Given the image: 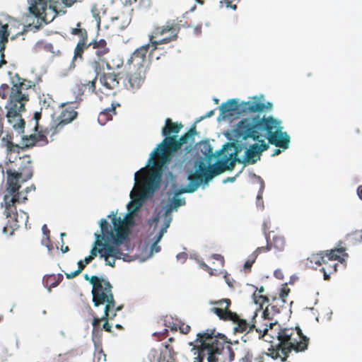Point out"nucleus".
I'll return each mask as SVG.
<instances>
[{
    "mask_svg": "<svg viewBox=\"0 0 362 362\" xmlns=\"http://www.w3.org/2000/svg\"><path fill=\"white\" fill-rule=\"evenodd\" d=\"M18 160L21 163L18 171L12 169L6 170L7 194L4 196V202L5 204V215L9 218L8 226L11 228V231L9 233L10 235H13L14 231L22 224L26 226L28 221V215L24 211H20L19 212L13 211V210H16L13 206L15 197L11 196L12 193L18 191L20 182H25L33 176L32 160L30 156L25 155L19 157Z\"/></svg>",
    "mask_w": 362,
    "mask_h": 362,
    "instance_id": "nucleus-1",
    "label": "nucleus"
},
{
    "mask_svg": "<svg viewBox=\"0 0 362 362\" xmlns=\"http://www.w3.org/2000/svg\"><path fill=\"white\" fill-rule=\"evenodd\" d=\"M218 149L213 152V146L209 139L196 143L194 152L197 154L200 152L202 156L194 160L193 168L188 171V173L209 185L215 177L226 171L224 162L225 159L228 158V153H218Z\"/></svg>",
    "mask_w": 362,
    "mask_h": 362,
    "instance_id": "nucleus-2",
    "label": "nucleus"
},
{
    "mask_svg": "<svg viewBox=\"0 0 362 362\" xmlns=\"http://www.w3.org/2000/svg\"><path fill=\"white\" fill-rule=\"evenodd\" d=\"M224 136L227 141L218 148V153L227 152L233 148V151L228 153V158L224 162L227 172L233 170L235 163H241L243 165L256 163L260 160L262 153L269 148V144L265 141H256L257 143L248 145L245 142L248 138H237L238 135L235 134L228 135V132Z\"/></svg>",
    "mask_w": 362,
    "mask_h": 362,
    "instance_id": "nucleus-3",
    "label": "nucleus"
},
{
    "mask_svg": "<svg viewBox=\"0 0 362 362\" xmlns=\"http://www.w3.org/2000/svg\"><path fill=\"white\" fill-rule=\"evenodd\" d=\"M197 353L194 362H225L224 355L227 354L230 361L234 358V354L224 334L214 329H207L197 334Z\"/></svg>",
    "mask_w": 362,
    "mask_h": 362,
    "instance_id": "nucleus-4",
    "label": "nucleus"
},
{
    "mask_svg": "<svg viewBox=\"0 0 362 362\" xmlns=\"http://www.w3.org/2000/svg\"><path fill=\"white\" fill-rule=\"evenodd\" d=\"M254 115L240 121L231 130L228 131V135L235 134L237 138H249L255 141H265L272 131L276 128L280 120L272 115L265 117V115Z\"/></svg>",
    "mask_w": 362,
    "mask_h": 362,
    "instance_id": "nucleus-5",
    "label": "nucleus"
},
{
    "mask_svg": "<svg viewBox=\"0 0 362 362\" xmlns=\"http://www.w3.org/2000/svg\"><path fill=\"white\" fill-rule=\"evenodd\" d=\"M148 52L149 45H142L133 52L127 62L123 83L132 92L140 89L146 79L150 68V62L146 58Z\"/></svg>",
    "mask_w": 362,
    "mask_h": 362,
    "instance_id": "nucleus-6",
    "label": "nucleus"
},
{
    "mask_svg": "<svg viewBox=\"0 0 362 362\" xmlns=\"http://www.w3.org/2000/svg\"><path fill=\"white\" fill-rule=\"evenodd\" d=\"M187 183L186 185L181 186L179 189L174 192L168 191L166 193L167 200L162 202V208L164 211L160 215L159 214L154 218L155 222H158L159 219H164L171 223L173 220V211H177L178 209L185 206V198L182 194H192L195 192L199 187L204 189L209 185L204 183L199 177H196L187 173Z\"/></svg>",
    "mask_w": 362,
    "mask_h": 362,
    "instance_id": "nucleus-7",
    "label": "nucleus"
},
{
    "mask_svg": "<svg viewBox=\"0 0 362 362\" xmlns=\"http://www.w3.org/2000/svg\"><path fill=\"white\" fill-rule=\"evenodd\" d=\"M274 105L264 94L247 97V101L239 98L228 99L219 106L220 113H267L273 110Z\"/></svg>",
    "mask_w": 362,
    "mask_h": 362,
    "instance_id": "nucleus-8",
    "label": "nucleus"
},
{
    "mask_svg": "<svg viewBox=\"0 0 362 362\" xmlns=\"http://www.w3.org/2000/svg\"><path fill=\"white\" fill-rule=\"evenodd\" d=\"M117 214L118 209L112 210L106 218H101L99 221H105L107 234L112 235L114 244L130 245L129 235L135 224L134 218L132 215H127V213L123 217L117 216Z\"/></svg>",
    "mask_w": 362,
    "mask_h": 362,
    "instance_id": "nucleus-9",
    "label": "nucleus"
},
{
    "mask_svg": "<svg viewBox=\"0 0 362 362\" xmlns=\"http://www.w3.org/2000/svg\"><path fill=\"white\" fill-rule=\"evenodd\" d=\"M293 329L288 327L280 328L276 334L279 343L268 349L269 353L266 356L273 359L281 358L282 362L286 361L288 355L291 351L296 352L304 351L306 350V345L304 341H297L292 337Z\"/></svg>",
    "mask_w": 362,
    "mask_h": 362,
    "instance_id": "nucleus-10",
    "label": "nucleus"
},
{
    "mask_svg": "<svg viewBox=\"0 0 362 362\" xmlns=\"http://www.w3.org/2000/svg\"><path fill=\"white\" fill-rule=\"evenodd\" d=\"M179 30V25L170 21H168L164 25L156 26L148 35L149 54H152L155 50L158 49V45L176 40Z\"/></svg>",
    "mask_w": 362,
    "mask_h": 362,
    "instance_id": "nucleus-11",
    "label": "nucleus"
},
{
    "mask_svg": "<svg viewBox=\"0 0 362 362\" xmlns=\"http://www.w3.org/2000/svg\"><path fill=\"white\" fill-rule=\"evenodd\" d=\"M168 122H171V119L169 118L165 119V125L162 128L161 132L163 136V140L158 143L156 146L150 153L149 157L144 167L139 169V171H141L144 168L146 167H154L155 166V156L156 154L164 155L163 151L165 146L170 143V140H173L178 135L177 133L180 131L182 125L181 123H174L172 127H168Z\"/></svg>",
    "mask_w": 362,
    "mask_h": 362,
    "instance_id": "nucleus-12",
    "label": "nucleus"
},
{
    "mask_svg": "<svg viewBox=\"0 0 362 362\" xmlns=\"http://www.w3.org/2000/svg\"><path fill=\"white\" fill-rule=\"evenodd\" d=\"M54 116V115H51L52 120L49 127L42 129L41 126L38 124L41 115H33L32 119L35 120L36 123L35 130H36L37 128L40 129L38 133L40 137L45 138L46 134H49L51 140L54 141V135L58 133L66 124L74 121L76 118L77 115H59L57 117Z\"/></svg>",
    "mask_w": 362,
    "mask_h": 362,
    "instance_id": "nucleus-13",
    "label": "nucleus"
},
{
    "mask_svg": "<svg viewBox=\"0 0 362 362\" xmlns=\"http://www.w3.org/2000/svg\"><path fill=\"white\" fill-rule=\"evenodd\" d=\"M197 134L194 125L192 126L188 131L182 134L180 136H177L173 140H170V143L165 146L163 153L156 154V156H161L163 163H170L173 155L181 148V146L187 144L190 140L193 139L194 136Z\"/></svg>",
    "mask_w": 362,
    "mask_h": 362,
    "instance_id": "nucleus-14",
    "label": "nucleus"
},
{
    "mask_svg": "<svg viewBox=\"0 0 362 362\" xmlns=\"http://www.w3.org/2000/svg\"><path fill=\"white\" fill-rule=\"evenodd\" d=\"M158 159L157 162V165L155 163L154 167H150L151 168H155L154 170L151 171L149 174V176L146 180V185L144 186L143 197L144 198H150L153 194L158 189L162 175L165 170L168 168L170 163H163L162 156H158Z\"/></svg>",
    "mask_w": 362,
    "mask_h": 362,
    "instance_id": "nucleus-15",
    "label": "nucleus"
},
{
    "mask_svg": "<svg viewBox=\"0 0 362 362\" xmlns=\"http://www.w3.org/2000/svg\"><path fill=\"white\" fill-rule=\"evenodd\" d=\"M110 243H108L106 250H104L103 260L105 265H109L112 267H115L116 259L125 260L128 257L129 253L132 251V247L131 245H125L122 243L114 244L113 240H110Z\"/></svg>",
    "mask_w": 362,
    "mask_h": 362,
    "instance_id": "nucleus-16",
    "label": "nucleus"
},
{
    "mask_svg": "<svg viewBox=\"0 0 362 362\" xmlns=\"http://www.w3.org/2000/svg\"><path fill=\"white\" fill-rule=\"evenodd\" d=\"M105 226V221H98L100 231H95L94 233V241L90 250V254L88 255L92 259H94L98 255L100 259H102L103 257H101V255H103L104 250H106L108 243H110V240H112V235L107 234Z\"/></svg>",
    "mask_w": 362,
    "mask_h": 362,
    "instance_id": "nucleus-17",
    "label": "nucleus"
},
{
    "mask_svg": "<svg viewBox=\"0 0 362 362\" xmlns=\"http://www.w3.org/2000/svg\"><path fill=\"white\" fill-rule=\"evenodd\" d=\"M22 83L15 84L11 88L9 100L6 105L7 113H21L25 110V103L29 100L28 95L23 93Z\"/></svg>",
    "mask_w": 362,
    "mask_h": 362,
    "instance_id": "nucleus-18",
    "label": "nucleus"
},
{
    "mask_svg": "<svg viewBox=\"0 0 362 362\" xmlns=\"http://www.w3.org/2000/svg\"><path fill=\"white\" fill-rule=\"evenodd\" d=\"M83 278L92 286V300H95L100 294L105 293L106 291L112 289V286L110 281L102 276H99L95 274L89 276L88 274H85Z\"/></svg>",
    "mask_w": 362,
    "mask_h": 362,
    "instance_id": "nucleus-19",
    "label": "nucleus"
},
{
    "mask_svg": "<svg viewBox=\"0 0 362 362\" xmlns=\"http://www.w3.org/2000/svg\"><path fill=\"white\" fill-rule=\"evenodd\" d=\"M283 126L281 119L276 125V128L268 137V143L276 147H280L282 150H286L289 148L291 144V136L286 132L283 131Z\"/></svg>",
    "mask_w": 362,
    "mask_h": 362,
    "instance_id": "nucleus-20",
    "label": "nucleus"
},
{
    "mask_svg": "<svg viewBox=\"0 0 362 362\" xmlns=\"http://www.w3.org/2000/svg\"><path fill=\"white\" fill-rule=\"evenodd\" d=\"M92 302L95 308L105 304L103 315L107 314L106 317L108 318V320H112L117 315V313L112 310L115 308V300L112 289L106 291L103 294H100L98 298L92 300Z\"/></svg>",
    "mask_w": 362,
    "mask_h": 362,
    "instance_id": "nucleus-21",
    "label": "nucleus"
},
{
    "mask_svg": "<svg viewBox=\"0 0 362 362\" xmlns=\"http://www.w3.org/2000/svg\"><path fill=\"white\" fill-rule=\"evenodd\" d=\"M35 142V136L30 135L28 137L24 136L22 138V144L23 146H20L18 144H14L11 140H9L7 137H2L1 139V146L3 147H6L7 153L9 154L12 152H18L19 153L20 150H22L23 148H28L30 146H33Z\"/></svg>",
    "mask_w": 362,
    "mask_h": 362,
    "instance_id": "nucleus-22",
    "label": "nucleus"
},
{
    "mask_svg": "<svg viewBox=\"0 0 362 362\" xmlns=\"http://www.w3.org/2000/svg\"><path fill=\"white\" fill-rule=\"evenodd\" d=\"M105 64V63H103L98 59V60L94 59L90 62L89 66L90 69L93 71V74L90 80H84L83 82H81L82 86L84 87L85 90L88 89L89 93L95 92V81L97 80L98 75L102 71Z\"/></svg>",
    "mask_w": 362,
    "mask_h": 362,
    "instance_id": "nucleus-23",
    "label": "nucleus"
},
{
    "mask_svg": "<svg viewBox=\"0 0 362 362\" xmlns=\"http://www.w3.org/2000/svg\"><path fill=\"white\" fill-rule=\"evenodd\" d=\"M90 46L95 50L96 57L102 62L111 53L105 40H94L90 42Z\"/></svg>",
    "mask_w": 362,
    "mask_h": 362,
    "instance_id": "nucleus-24",
    "label": "nucleus"
},
{
    "mask_svg": "<svg viewBox=\"0 0 362 362\" xmlns=\"http://www.w3.org/2000/svg\"><path fill=\"white\" fill-rule=\"evenodd\" d=\"M22 115H6L7 122L18 132L19 134L24 132L25 121L21 117Z\"/></svg>",
    "mask_w": 362,
    "mask_h": 362,
    "instance_id": "nucleus-25",
    "label": "nucleus"
},
{
    "mask_svg": "<svg viewBox=\"0 0 362 362\" xmlns=\"http://www.w3.org/2000/svg\"><path fill=\"white\" fill-rule=\"evenodd\" d=\"M103 63H105L106 67L109 70H115L119 69L123 65V59L118 54L110 53Z\"/></svg>",
    "mask_w": 362,
    "mask_h": 362,
    "instance_id": "nucleus-26",
    "label": "nucleus"
},
{
    "mask_svg": "<svg viewBox=\"0 0 362 362\" xmlns=\"http://www.w3.org/2000/svg\"><path fill=\"white\" fill-rule=\"evenodd\" d=\"M234 324L235 332H250L255 327V325H250L245 320L241 319L237 314L236 317L230 319Z\"/></svg>",
    "mask_w": 362,
    "mask_h": 362,
    "instance_id": "nucleus-27",
    "label": "nucleus"
},
{
    "mask_svg": "<svg viewBox=\"0 0 362 362\" xmlns=\"http://www.w3.org/2000/svg\"><path fill=\"white\" fill-rule=\"evenodd\" d=\"M100 81L101 84L108 90L115 88L119 84L117 76L110 73L103 75L100 78Z\"/></svg>",
    "mask_w": 362,
    "mask_h": 362,
    "instance_id": "nucleus-28",
    "label": "nucleus"
},
{
    "mask_svg": "<svg viewBox=\"0 0 362 362\" xmlns=\"http://www.w3.org/2000/svg\"><path fill=\"white\" fill-rule=\"evenodd\" d=\"M160 222L161 225L158 229L157 233L151 239V242L159 244L164 234L166 233L167 229L169 228L170 222L167 221L164 219H159L158 222H156V225L154 226V230L158 226V223Z\"/></svg>",
    "mask_w": 362,
    "mask_h": 362,
    "instance_id": "nucleus-29",
    "label": "nucleus"
},
{
    "mask_svg": "<svg viewBox=\"0 0 362 362\" xmlns=\"http://www.w3.org/2000/svg\"><path fill=\"white\" fill-rule=\"evenodd\" d=\"M211 311L215 313L221 320H229L231 317H236V313L231 312L228 309H224L223 307L216 306L211 308Z\"/></svg>",
    "mask_w": 362,
    "mask_h": 362,
    "instance_id": "nucleus-30",
    "label": "nucleus"
},
{
    "mask_svg": "<svg viewBox=\"0 0 362 362\" xmlns=\"http://www.w3.org/2000/svg\"><path fill=\"white\" fill-rule=\"evenodd\" d=\"M129 195H130V198L132 199V201H130L127 205V215H133L142 206L144 197H136V198H135V199H133L132 197V190L131 191Z\"/></svg>",
    "mask_w": 362,
    "mask_h": 362,
    "instance_id": "nucleus-31",
    "label": "nucleus"
},
{
    "mask_svg": "<svg viewBox=\"0 0 362 362\" xmlns=\"http://www.w3.org/2000/svg\"><path fill=\"white\" fill-rule=\"evenodd\" d=\"M89 46H90V43L88 44V41H83V40H79L74 49L73 62H76L78 59L82 60L84 50Z\"/></svg>",
    "mask_w": 362,
    "mask_h": 362,
    "instance_id": "nucleus-32",
    "label": "nucleus"
},
{
    "mask_svg": "<svg viewBox=\"0 0 362 362\" xmlns=\"http://www.w3.org/2000/svg\"><path fill=\"white\" fill-rule=\"evenodd\" d=\"M344 252L343 248L339 249H332L330 250H327L325 252V255L327 257V260H338L340 262H344L345 261L344 257H342L339 255V254Z\"/></svg>",
    "mask_w": 362,
    "mask_h": 362,
    "instance_id": "nucleus-33",
    "label": "nucleus"
},
{
    "mask_svg": "<svg viewBox=\"0 0 362 362\" xmlns=\"http://www.w3.org/2000/svg\"><path fill=\"white\" fill-rule=\"evenodd\" d=\"M80 104V100H75L62 103L61 105V107L63 108L62 113H78L76 110L78 109Z\"/></svg>",
    "mask_w": 362,
    "mask_h": 362,
    "instance_id": "nucleus-34",
    "label": "nucleus"
},
{
    "mask_svg": "<svg viewBox=\"0 0 362 362\" xmlns=\"http://www.w3.org/2000/svg\"><path fill=\"white\" fill-rule=\"evenodd\" d=\"M8 27L7 24L0 26V50L5 49L6 43L8 42V37L9 35Z\"/></svg>",
    "mask_w": 362,
    "mask_h": 362,
    "instance_id": "nucleus-35",
    "label": "nucleus"
},
{
    "mask_svg": "<svg viewBox=\"0 0 362 362\" xmlns=\"http://www.w3.org/2000/svg\"><path fill=\"white\" fill-rule=\"evenodd\" d=\"M81 23H78V28H72L71 34L77 35L79 37V40H83V41H88V33L86 29L80 28Z\"/></svg>",
    "mask_w": 362,
    "mask_h": 362,
    "instance_id": "nucleus-36",
    "label": "nucleus"
},
{
    "mask_svg": "<svg viewBox=\"0 0 362 362\" xmlns=\"http://www.w3.org/2000/svg\"><path fill=\"white\" fill-rule=\"evenodd\" d=\"M310 262L321 264L327 262L325 252L323 251L319 252L316 255H313L310 258Z\"/></svg>",
    "mask_w": 362,
    "mask_h": 362,
    "instance_id": "nucleus-37",
    "label": "nucleus"
},
{
    "mask_svg": "<svg viewBox=\"0 0 362 362\" xmlns=\"http://www.w3.org/2000/svg\"><path fill=\"white\" fill-rule=\"evenodd\" d=\"M284 238L281 236H274L273 238V245L274 247L277 249L279 251H282L284 248Z\"/></svg>",
    "mask_w": 362,
    "mask_h": 362,
    "instance_id": "nucleus-38",
    "label": "nucleus"
},
{
    "mask_svg": "<svg viewBox=\"0 0 362 362\" xmlns=\"http://www.w3.org/2000/svg\"><path fill=\"white\" fill-rule=\"evenodd\" d=\"M174 360L170 353L165 349L163 351L160 352L158 357L157 362H174Z\"/></svg>",
    "mask_w": 362,
    "mask_h": 362,
    "instance_id": "nucleus-39",
    "label": "nucleus"
},
{
    "mask_svg": "<svg viewBox=\"0 0 362 362\" xmlns=\"http://www.w3.org/2000/svg\"><path fill=\"white\" fill-rule=\"evenodd\" d=\"M160 250V247L158 243L151 242L150 248H149V254L147 256V258L152 257L155 254L159 252Z\"/></svg>",
    "mask_w": 362,
    "mask_h": 362,
    "instance_id": "nucleus-40",
    "label": "nucleus"
},
{
    "mask_svg": "<svg viewBox=\"0 0 362 362\" xmlns=\"http://www.w3.org/2000/svg\"><path fill=\"white\" fill-rule=\"evenodd\" d=\"M106 316H107V314H105V315H102L100 317L101 320L103 321V328L106 332L112 333V325L109 323L110 320H108V318H107Z\"/></svg>",
    "mask_w": 362,
    "mask_h": 362,
    "instance_id": "nucleus-41",
    "label": "nucleus"
},
{
    "mask_svg": "<svg viewBox=\"0 0 362 362\" xmlns=\"http://www.w3.org/2000/svg\"><path fill=\"white\" fill-rule=\"evenodd\" d=\"M209 304L216 305V306H221V307H223V304H226L224 309H228V307L230 304V301L228 298H224V299H222L220 300L211 301V302H209Z\"/></svg>",
    "mask_w": 362,
    "mask_h": 362,
    "instance_id": "nucleus-42",
    "label": "nucleus"
},
{
    "mask_svg": "<svg viewBox=\"0 0 362 362\" xmlns=\"http://www.w3.org/2000/svg\"><path fill=\"white\" fill-rule=\"evenodd\" d=\"M111 115H98L97 121L100 126H104L106 122L111 120Z\"/></svg>",
    "mask_w": 362,
    "mask_h": 362,
    "instance_id": "nucleus-43",
    "label": "nucleus"
},
{
    "mask_svg": "<svg viewBox=\"0 0 362 362\" xmlns=\"http://www.w3.org/2000/svg\"><path fill=\"white\" fill-rule=\"evenodd\" d=\"M295 329L297 332L298 335L299 336V338H300L299 341H304L305 343L306 349H307L309 339L305 335L303 334V333L299 326H298V325L296 326Z\"/></svg>",
    "mask_w": 362,
    "mask_h": 362,
    "instance_id": "nucleus-44",
    "label": "nucleus"
},
{
    "mask_svg": "<svg viewBox=\"0 0 362 362\" xmlns=\"http://www.w3.org/2000/svg\"><path fill=\"white\" fill-rule=\"evenodd\" d=\"M9 93H11L9 86L7 84H2L0 86V96L2 98H6Z\"/></svg>",
    "mask_w": 362,
    "mask_h": 362,
    "instance_id": "nucleus-45",
    "label": "nucleus"
},
{
    "mask_svg": "<svg viewBox=\"0 0 362 362\" xmlns=\"http://www.w3.org/2000/svg\"><path fill=\"white\" fill-rule=\"evenodd\" d=\"M253 300L255 304H259L262 305V304L267 303L269 301V299L267 296H259V298H257L256 294H253Z\"/></svg>",
    "mask_w": 362,
    "mask_h": 362,
    "instance_id": "nucleus-46",
    "label": "nucleus"
},
{
    "mask_svg": "<svg viewBox=\"0 0 362 362\" xmlns=\"http://www.w3.org/2000/svg\"><path fill=\"white\" fill-rule=\"evenodd\" d=\"M250 257H251V259H248V260L245 261L244 263V268H245V269H249L252 267L253 263L255 262V259L257 257V254H256L255 252H253Z\"/></svg>",
    "mask_w": 362,
    "mask_h": 362,
    "instance_id": "nucleus-47",
    "label": "nucleus"
},
{
    "mask_svg": "<svg viewBox=\"0 0 362 362\" xmlns=\"http://www.w3.org/2000/svg\"><path fill=\"white\" fill-rule=\"evenodd\" d=\"M14 193H12L11 194V197H15V201H14V203L16 202H21L20 200H21V202H25L27 198L24 195V191H21V192L18 193L16 195H13Z\"/></svg>",
    "mask_w": 362,
    "mask_h": 362,
    "instance_id": "nucleus-48",
    "label": "nucleus"
},
{
    "mask_svg": "<svg viewBox=\"0 0 362 362\" xmlns=\"http://www.w3.org/2000/svg\"><path fill=\"white\" fill-rule=\"evenodd\" d=\"M117 106H119V104L117 103H112L111 104L110 107L105 108L100 113H110V112H114Z\"/></svg>",
    "mask_w": 362,
    "mask_h": 362,
    "instance_id": "nucleus-49",
    "label": "nucleus"
},
{
    "mask_svg": "<svg viewBox=\"0 0 362 362\" xmlns=\"http://www.w3.org/2000/svg\"><path fill=\"white\" fill-rule=\"evenodd\" d=\"M276 323V321L274 322H269V324L265 325V327L262 330L259 329H256L257 332H263V334H266L269 329V328H272L273 325H274Z\"/></svg>",
    "mask_w": 362,
    "mask_h": 362,
    "instance_id": "nucleus-50",
    "label": "nucleus"
},
{
    "mask_svg": "<svg viewBox=\"0 0 362 362\" xmlns=\"http://www.w3.org/2000/svg\"><path fill=\"white\" fill-rule=\"evenodd\" d=\"M245 115H218V116L217 117V121L220 122L226 118H229L232 116H235L236 117H238L239 116H245Z\"/></svg>",
    "mask_w": 362,
    "mask_h": 362,
    "instance_id": "nucleus-51",
    "label": "nucleus"
},
{
    "mask_svg": "<svg viewBox=\"0 0 362 362\" xmlns=\"http://www.w3.org/2000/svg\"><path fill=\"white\" fill-rule=\"evenodd\" d=\"M187 254L185 252H180L176 255V258L178 261H180L181 263H184L187 259Z\"/></svg>",
    "mask_w": 362,
    "mask_h": 362,
    "instance_id": "nucleus-52",
    "label": "nucleus"
},
{
    "mask_svg": "<svg viewBox=\"0 0 362 362\" xmlns=\"http://www.w3.org/2000/svg\"><path fill=\"white\" fill-rule=\"evenodd\" d=\"M41 230H42V234L45 235V239H46L47 242H49V230L47 228L46 224H44L42 226Z\"/></svg>",
    "mask_w": 362,
    "mask_h": 362,
    "instance_id": "nucleus-53",
    "label": "nucleus"
},
{
    "mask_svg": "<svg viewBox=\"0 0 362 362\" xmlns=\"http://www.w3.org/2000/svg\"><path fill=\"white\" fill-rule=\"evenodd\" d=\"M80 273L76 269L73 272H64V274H65L66 279H69L75 277L76 276H77Z\"/></svg>",
    "mask_w": 362,
    "mask_h": 362,
    "instance_id": "nucleus-54",
    "label": "nucleus"
},
{
    "mask_svg": "<svg viewBox=\"0 0 362 362\" xmlns=\"http://www.w3.org/2000/svg\"><path fill=\"white\" fill-rule=\"evenodd\" d=\"M100 321H102L100 317H98L93 316V317L92 319V323H91L93 327V333L95 332V327L99 324Z\"/></svg>",
    "mask_w": 362,
    "mask_h": 362,
    "instance_id": "nucleus-55",
    "label": "nucleus"
},
{
    "mask_svg": "<svg viewBox=\"0 0 362 362\" xmlns=\"http://www.w3.org/2000/svg\"><path fill=\"white\" fill-rule=\"evenodd\" d=\"M240 173V171L238 172L234 177H228L224 179L223 180V183L226 184L227 182H233L235 180L236 177L239 175Z\"/></svg>",
    "mask_w": 362,
    "mask_h": 362,
    "instance_id": "nucleus-56",
    "label": "nucleus"
},
{
    "mask_svg": "<svg viewBox=\"0 0 362 362\" xmlns=\"http://www.w3.org/2000/svg\"><path fill=\"white\" fill-rule=\"evenodd\" d=\"M77 265H78V268L76 269V270L79 273H81L83 271V268L86 266V264L83 263L82 259H80L77 262Z\"/></svg>",
    "mask_w": 362,
    "mask_h": 362,
    "instance_id": "nucleus-57",
    "label": "nucleus"
},
{
    "mask_svg": "<svg viewBox=\"0 0 362 362\" xmlns=\"http://www.w3.org/2000/svg\"><path fill=\"white\" fill-rule=\"evenodd\" d=\"M274 274L276 278L279 279H282L284 278L283 272L281 269H277L274 271Z\"/></svg>",
    "mask_w": 362,
    "mask_h": 362,
    "instance_id": "nucleus-58",
    "label": "nucleus"
},
{
    "mask_svg": "<svg viewBox=\"0 0 362 362\" xmlns=\"http://www.w3.org/2000/svg\"><path fill=\"white\" fill-rule=\"evenodd\" d=\"M288 293H289L288 288H283L281 290L280 297L282 298H286L288 295Z\"/></svg>",
    "mask_w": 362,
    "mask_h": 362,
    "instance_id": "nucleus-59",
    "label": "nucleus"
},
{
    "mask_svg": "<svg viewBox=\"0 0 362 362\" xmlns=\"http://www.w3.org/2000/svg\"><path fill=\"white\" fill-rule=\"evenodd\" d=\"M286 150H282V148H280V147H276L274 149V152L272 153V156H275L276 155H279V153H282V152H284Z\"/></svg>",
    "mask_w": 362,
    "mask_h": 362,
    "instance_id": "nucleus-60",
    "label": "nucleus"
},
{
    "mask_svg": "<svg viewBox=\"0 0 362 362\" xmlns=\"http://www.w3.org/2000/svg\"><path fill=\"white\" fill-rule=\"evenodd\" d=\"M213 258L217 261H219L221 264L223 263V257L221 255H213Z\"/></svg>",
    "mask_w": 362,
    "mask_h": 362,
    "instance_id": "nucleus-61",
    "label": "nucleus"
},
{
    "mask_svg": "<svg viewBox=\"0 0 362 362\" xmlns=\"http://www.w3.org/2000/svg\"><path fill=\"white\" fill-rule=\"evenodd\" d=\"M224 2L226 3V7H230L233 8V10H235L237 6L236 5H232L231 1L230 0H224Z\"/></svg>",
    "mask_w": 362,
    "mask_h": 362,
    "instance_id": "nucleus-62",
    "label": "nucleus"
},
{
    "mask_svg": "<svg viewBox=\"0 0 362 362\" xmlns=\"http://www.w3.org/2000/svg\"><path fill=\"white\" fill-rule=\"evenodd\" d=\"M192 144H189L188 145H187L185 148H184V152L185 154L189 153L192 149Z\"/></svg>",
    "mask_w": 362,
    "mask_h": 362,
    "instance_id": "nucleus-63",
    "label": "nucleus"
},
{
    "mask_svg": "<svg viewBox=\"0 0 362 362\" xmlns=\"http://www.w3.org/2000/svg\"><path fill=\"white\" fill-rule=\"evenodd\" d=\"M357 194L359 197V198L362 200V185H361L358 187Z\"/></svg>",
    "mask_w": 362,
    "mask_h": 362,
    "instance_id": "nucleus-64",
    "label": "nucleus"
}]
</instances>
